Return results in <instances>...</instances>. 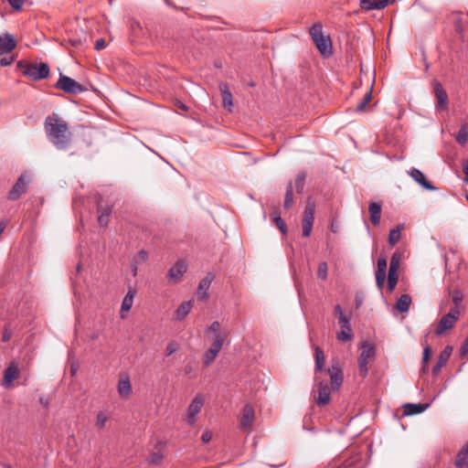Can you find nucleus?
Wrapping results in <instances>:
<instances>
[{"instance_id": "38", "label": "nucleus", "mask_w": 468, "mask_h": 468, "mask_svg": "<svg viewBox=\"0 0 468 468\" xmlns=\"http://www.w3.org/2000/svg\"><path fill=\"white\" fill-rule=\"evenodd\" d=\"M220 90H221V93H222V103H223L224 107H230V106H232L233 105L232 94L228 90L227 86L224 85L223 88L220 89Z\"/></svg>"}, {"instance_id": "23", "label": "nucleus", "mask_w": 468, "mask_h": 468, "mask_svg": "<svg viewBox=\"0 0 468 468\" xmlns=\"http://www.w3.org/2000/svg\"><path fill=\"white\" fill-rule=\"evenodd\" d=\"M370 220L374 226H378L381 218V204L371 202L368 207Z\"/></svg>"}, {"instance_id": "60", "label": "nucleus", "mask_w": 468, "mask_h": 468, "mask_svg": "<svg viewBox=\"0 0 468 468\" xmlns=\"http://www.w3.org/2000/svg\"><path fill=\"white\" fill-rule=\"evenodd\" d=\"M211 437H212L211 433H210V432H208V431H207V432H204V433L202 434V436H201V440H202V441H203L204 443H206V442H208V441L211 440Z\"/></svg>"}, {"instance_id": "50", "label": "nucleus", "mask_w": 468, "mask_h": 468, "mask_svg": "<svg viewBox=\"0 0 468 468\" xmlns=\"http://www.w3.org/2000/svg\"><path fill=\"white\" fill-rule=\"evenodd\" d=\"M179 349L178 344L176 342H170L165 348L166 356H171L177 352Z\"/></svg>"}, {"instance_id": "10", "label": "nucleus", "mask_w": 468, "mask_h": 468, "mask_svg": "<svg viewBox=\"0 0 468 468\" xmlns=\"http://www.w3.org/2000/svg\"><path fill=\"white\" fill-rule=\"evenodd\" d=\"M16 47V42L14 36L5 33L0 35V55H5L12 52Z\"/></svg>"}, {"instance_id": "33", "label": "nucleus", "mask_w": 468, "mask_h": 468, "mask_svg": "<svg viewBox=\"0 0 468 468\" xmlns=\"http://www.w3.org/2000/svg\"><path fill=\"white\" fill-rule=\"evenodd\" d=\"M371 94H372V87L366 92L363 99L357 103L355 111L356 112H361L366 110L367 105L371 101Z\"/></svg>"}, {"instance_id": "9", "label": "nucleus", "mask_w": 468, "mask_h": 468, "mask_svg": "<svg viewBox=\"0 0 468 468\" xmlns=\"http://www.w3.org/2000/svg\"><path fill=\"white\" fill-rule=\"evenodd\" d=\"M29 178L26 175H21L8 193L10 200H17L24 194L28 186Z\"/></svg>"}, {"instance_id": "63", "label": "nucleus", "mask_w": 468, "mask_h": 468, "mask_svg": "<svg viewBox=\"0 0 468 468\" xmlns=\"http://www.w3.org/2000/svg\"><path fill=\"white\" fill-rule=\"evenodd\" d=\"M193 370L194 369L190 365H186L184 369L186 375H190L193 372Z\"/></svg>"}, {"instance_id": "52", "label": "nucleus", "mask_w": 468, "mask_h": 468, "mask_svg": "<svg viewBox=\"0 0 468 468\" xmlns=\"http://www.w3.org/2000/svg\"><path fill=\"white\" fill-rule=\"evenodd\" d=\"M335 315L338 318V322L341 321V318H347L346 314H344L342 308L339 304L335 306Z\"/></svg>"}, {"instance_id": "28", "label": "nucleus", "mask_w": 468, "mask_h": 468, "mask_svg": "<svg viewBox=\"0 0 468 468\" xmlns=\"http://www.w3.org/2000/svg\"><path fill=\"white\" fill-rule=\"evenodd\" d=\"M411 297L408 294H402L397 301L396 307L400 313H406L410 309Z\"/></svg>"}, {"instance_id": "7", "label": "nucleus", "mask_w": 468, "mask_h": 468, "mask_svg": "<svg viewBox=\"0 0 468 468\" xmlns=\"http://www.w3.org/2000/svg\"><path fill=\"white\" fill-rule=\"evenodd\" d=\"M326 371L330 377L332 389L338 390L344 379L343 369L339 362L337 360L333 361Z\"/></svg>"}, {"instance_id": "44", "label": "nucleus", "mask_w": 468, "mask_h": 468, "mask_svg": "<svg viewBox=\"0 0 468 468\" xmlns=\"http://www.w3.org/2000/svg\"><path fill=\"white\" fill-rule=\"evenodd\" d=\"M218 353L210 350L209 348L206 351L203 358V364L205 367L210 366V364L216 359L218 356Z\"/></svg>"}, {"instance_id": "61", "label": "nucleus", "mask_w": 468, "mask_h": 468, "mask_svg": "<svg viewBox=\"0 0 468 468\" xmlns=\"http://www.w3.org/2000/svg\"><path fill=\"white\" fill-rule=\"evenodd\" d=\"M387 270L377 269L375 271V277L386 278Z\"/></svg>"}, {"instance_id": "1", "label": "nucleus", "mask_w": 468, "mask_h": 468, "mask_svg": "<svg viewBox=\"0 0 468 468\" xmlns=\"http://www.w3.org/2000/svg\"><path fill=\"white\" fill-rule=\"evenodd\" d=\"M44 128L48 139L58 150H66L71 142V133L69 131L68 123L52 113L45 119Z\"/></svg>"}, {"instance_id": "36", "label": "nucleus", "mask_w": 468, "mask_h": 468, "mask_svg": "<svg viewBox=\"0 0 468 468\" xmlns=\"http://www.w3.org/2000/svg\"><path fill=\"white\" fill-rule=\"evenodd\" d=\"M427 336H428V334L425 335V338H427ZM431 347H430L429 344L427 343V339H425L424 348H423V356H422V370L424 372H426L428 369V361L431 357Z\"/></svg>"}, {"instance_id": "45", "label": "nucleus", "mask_w": 468, "mask_h": 468, "mask_svg": "<svg viewBox=\"0 0 468 468\" xmlns=\"http://www.w3.org/2000/svg\"><path fill=\"white\" fill-rule=\"evenodd\" d=\"M220 329V324L219 322L218 321H214L210 325L209 327L207 329V332H212L214 333L215 336L218 335H226V336L228 335V333L227 332H220L219 331Z\"/></svg>"}, {"instance_id": "59", "label": "nucleus", "mask_w": 468, "mask_h": 468, "mask_svg": "<svg viewBox=\"0 0 468 468\" xmlns=\"http://www.w3.org/2000/svg\"><path fill=\"white\" fill-rule=\"evenodd\" d=\"M376 284L379 290H382L386 282V278L375 277Z\"/></svg>"}, {"instance_id": "2", "label": "nucleus", "mask_w": 468, "mask_h": 468, "mask_svg": "<svg viewBox=\"0 0 468 468\" xmlns=\"http://www.w3.org/2000/svg\"><path fill=\"white\" fill-rule=\"evenodd\" d=\"M17 68L22 70L24 76L29 78L32 80L47 79L50 72L48 64L45 62H40L37 64L21 60L17 62Z\"/></svg>"}, {"instance_id": "20", "label": "nucleus", "mask_w": 468, "mask_h": 468, "mask_svg": "<svg viewBox=\"0 0 468 468\" xmlns=\"http://www.w3.org/2000/svg\"><path fill=\"white\" fill-rule=\"evenodd\" d=\"M314 42L323 56L328 57L332 54V42L330 37H323Z\"/></svg>"}, {"instance_id": "49", "label": "nucleus", "mask_w": 468, "mask_h": 468, "mask_svg": "<svg viewBox=\"0 0 468 468\" xmlns=\"http://www.w3.org/2000/svg\"><path fill=\"white\" fill-rule=\"evenodd\" d=\"M463 301V294L460 291H453L452 292V302L454 303V308H458L459 309V305L461 304Z\"/></svg>"}, {"instance_id": "57", "label": "nucleus", "mask_w": 468, "mask_h": 468, "mask_svg": "<svg viewBox=\"0 0 468 468\" xmlns=\"http://www.w3.org/2000/svg\"><path fill=\"white\" fill-rule=\"evenodd\" d=\"M463 173L465 175L464 182L466 184H468V159L467 160H463Z\"/></svg>"}, {"instance_id": "35", "label": "nucleus", "mask_w": 468, "mask_h": 468, "mask_svg": "<svg viewBox=\"0 0 468 468\" xmlns=\"http://www.w3.org/2000/svg\"><path fill=\"white\" fill-rule=\"evenodd\" d=\"M226 337H227L226 335H216L214 337V341H213L212 345L210 346L209 349L218 354L223 346Z\"/></svg>"}, {"instance_id": "58", "label": "nucleus", "mask_w": 468, "mask_h": 468, "mask_svg": "<svg viewBox=\"0 0 468 468\" xmlns=\"http://www.w3.org/2000/svg\"><path fill=\"white\" fill-rule=\"evenodd\" d=\"M468 353V335L461 346V354L465 356Z\"/></svg>"}, {"instance_id": "41", "label": "nucleus", "mask_w": 468, "mask_h": 468, "mask_svg": "<svg viewBox=\"0 0 468 468\" xmlns=\"http://www.w3.org/2000/svg\"><path fill=\"white\" fill-rule=\"evenodd\" d=\"M310 35L312 37V39L314 41L320 37H324V34H323V27H322V25L320 24H315L314 25L310 30Z\"/></svg>"}, {"instance_id": "37", "label": "nucleus", "mask_w": 468, "mask_h": 468, "mask_svg": "<svg viewBox=\"0 0 468 468\" xmlns=\"http://www.w3.org/2000/svg\"><path fill=\"white\" fill-rule=\"evenodd\" d=\"M306 173L304 171H300L295 178L294 185L297 193H302L303 191L304 184H305Z\"/></svg>"}, {"instance_id": "34", "label": "nucleus", "mask_w": 468, "mask_h": 468, "mask_svg": "<svg viewBox=\"0 0 468 468\" xmlns=\"http://www.w3.org/2000/svg\"><path fill=\"white\" fill-rule=\"evenodd\" d=\"M293 205V186L292 183L290 182L286 187L285 198H284V207L289 209Z\"/></svg>"}, {"instance_id": "19", "label": "nucleus", "mask_w": 468, "mask_h": 468, "mask_svg": "<svg viewBox=\"0 0 468 468\" xmlns=\"http://www.w3.org/2000/svg\"><path fill=\"white\" fill-rule=\"evenodd\" d=\"M254 417L255 414L253 408L250 405L246 404L242 410V416L240 419V428L242 430L250 428L252 425Z\"/></svg>"}, {"instance_id": "62", "label": "nucleus", "mask_w": 468, "mask_h": 468, "mask_svg": "<svg viewBox=\"0 0 468 468\" xmlns=\"http://www.w3.org/2000/svg\"><path fill=\"white\" fill-rule=\"evenodd\" d=\"M39 402L40 404L44 407V408H48V405H49V399L48 398H45V397H41L39 399Z\"/></svg>"}, {"instance_id": "11", "label": "nucleus", "mask_w": 468, "mask_h": 468, "mask_svg": "<svg viewBox=\"0 0 468 468\" xmlns=\"http://www.w3.org/2000/svg\"><path fill=\"white\" fill-rule=\"evenodd\" d=\"M204 401L200 395L194 398L187 408V419L190 424H194L195 418L198 414L203 407Z\"/></svg>"}, {"instance_id": "5", "label": "nucleus", "mask_w": 468, "mask_h": 468, "mask_svg": "<svg viewBox=\"0 0 468 468\" xmlns=\"http://www.w3.org/2000/svg\"><path fill=\"white\" fill-rule=\"evenodd\" d=\"M460 315V311L458 308H452L450 312L443 315L440 320L438 326L435 330V335L437 336L441 335L446 330L452 329L455 322L458 320Z\"/></svg>"}, {"instance_id": "24", "label": "nucleus", "mask_w": 468, "mask_h": 468, "mask_svg": "<svg viewBox=\"0 0 468 468\" xmlns=\"http://www.w3.org/2000/svg\"><path fill=\"white\" fill-rule=\"evenodd\" d=\"M429 407V404L425 403H407L404 405V415H417L421 412H423L427 408Z\"/></svg>"}, {"instance_id": "18", "label": "nucleus", "mask_w": 468, "mask_h": 468, "mask_svg": "<svg viewBox=\"0 0 468 468\" xmlns=\"http://www.w3.org/2000/svg\"><path fill=\"white\" fill-rule=\"evenodd\" d=\"M318 397L316 398V403L319 406L326 405L330 401V390L328 385L324 381H320L317 385Z\"/></svg>"}, {"instance_id": "15", "label": "nucleus", "mask_w": 468, "mask_h": 468, "mask_svg": "<svg viewBox=\"0 0 468 468\" xmlns=\"http://www.w3.org/2000/svg\"><path fill=\"white\" fill-rule=\"evenodd\" d=\"M411 178L416 181L418 184H420L423 188L427 190H435L436 187L426 179L425 175L417 168H412L409 172Z\"/></svg>"}, {"instance_id": "13", "label": "nucleus", "mask_w": 468, "mask_h": 468, "mask_svg": "<svg viewBox=\"0 0 468 468\" xmlns=\"http://www.w3.org/2000/svg\"><path fill=\"white\" fill-rule=\"evenodd\" d=\"M341 326V331L337 334V339L342 342H347L352 339V327L350 324V318H341V321L338 322Z\"/></svg>"}, {"instance_id": "43", "label": "nucleus", "mask_w": 468, "mask_h": 468, "mask_svg": "<svg viewBox=\"0 0 468 468\" xmlns=\"http://www.w3.org/2000/svg\"><path fill=\"white\" fill-rule=\"evenodd\" d=\"M398 283V272H389L388 273V290L389 292H392L396 288Z\"/></svg>"}, {"instance_id": "25", "label": "nucleus", "mask_w": 468, "mask_h": 468, "mask_svg": "<svg viewBox=\"0 0 468 468\" xmlns=\"http://www.w3.org/2000/svg\"><path fill=\"white\" fill-rule=\"evenodd\" d=\"M97 211L98 222L100 226H107L109 222V217L112 213V208L109 206H99Z\"/></svg>"}, {"instance_id": "55", "label": "nucleus", "mask_w": 468, "mask_h": 468, "mask_svg": "<svg viewBox=\"0 0 468 468\" xmlns=\"http://www.w3.org/2000/svg\"><path fill=\"white\" fill-rule=\"evenodd\" d=\"M11 336H12L11 330L8 329V328H5L4 333H3V335H2V341L3 342H7V341L10 340Z\"/></svg>"}, {"instance_id": "30", "label": "nucleus", "mask_w": 468, "mask_h": 468, "mask_svg": "<svg viewBox=\"0 0 468 468\" xmlns=\"http://www.w3.org/2000/svg\"><path fill=\"white\" fill-rule=\"evenodd\" d=\"M403 226L398 225L395 229H391L388 234V243L395 246L401 238V229Z\"/></svg>"}, {"instance_id": "51", "label": "nucleus", "mask_w": 468, "mask_h": 468, "mask_svg": "<svg viewBox=\"0 0 468 468\" xmlns=\"http://www.w3.org/2000/svg\"><path fill=\"white\" fill-rule=\"evenodd\" d=\"M7 2L16 10H20L24 4V0H7Z\"/></svg>"}, {"instance_id": "14", "label": "nucleus", "mask_w": 468, "mask_h": 468, "mask_svg": "<svg viewBox=\"0 0 468 468\" xmlns=\"http://www.w3.org/2000/svg\"><path fill=\"white\" fill-rule=\"evenodd\" d=\"M19 377V370L17 366L12 362L4 371V380L2 386L9 388L12 386V382Z\"/></svg>"}, {"instance_id": "26", "label": "nucleus", "mask_w": 468, "mask_h": 468, "mask_svg": "<svg viewBox=\"0 0 468 468\" xmlns=\"http://www.w3.org/2000/svg\"><path fill=\"white\" fill-rule=\"evenodd\" d=\"M192 306L191 301L183 302L176 310V319L183 320L190 313Z\"/></svg>"}, {"instance_id": "27", "label": "nucleus", "mask_w": 468, "mask_h": 468, "mask_svg": "<svg viewBox=\"0 0 468 468\" xmlns=\"http://www.w3.org/2000/svg\"><path fill=\"white\" fill-rule=\"evenodd\" d=\"M134 298V293L132 291H129L124 298L122 299V305H121V317L123 319L125 318L124 312H129L133 306Z\"/></svg>"}, {"instance_id": "54", "label": "nucleus", "mask_w": 468, "mask_h": 468, "mask_svg": "<svg viewBox=\"0 0 468 468\" xmlns=\"http://www.w3.org/2000/svg\"><path fill=\"white\" fill-rule=\"evenodd\" d=\"M387 260L385 257L381 256L378 258V269H381V270H387Z\"/></svg>"}, {"instance_id": "46", "label": "nucleus", "mask_w": 468, "mask_h": 468, "mask_svg": "<svg viewBox=\"0 0 468 468\" xmlns=\"http://www.w3.org/2000/svg\"><path fill=\"white\" fill-rule=\"evenodd\" d=\"M148 253L144 250H141L133 259V265L146 261Z\"/></svg>"}, {"instance_id": "8", "label": "nucleus", "mask_w": 468, "mask_h": 468, "mask_svg": "<svg viewBox=\"0 0 468 468\" xmlns=\"http://www.w3.org/2000/svg\"><path fill=\"white\" fill-rule=\"evenodd\" d=\"M433 92L436 98L435 108L439 111L448 110V94L438 80L432 81Z\"/></svg>"}, {"instance_id": "12", "label": "nucleus", "mask_w": 468, "mask_h": 468, "mask_svg": "<svg viewBox=\"0 0 468 468\" xmlns=\"http://www.w3.org/2000/svg\"><path fill=\"white\" fill-rule=\"evenodd\" d=\"M186 270H187V266L184 261H176V264L172 268H170V270L168 271V277H169L171 282H173V283L178 282L181 280L184 273L186 271Z\"/></svg>"}, {"instance_id": "31", "label": "nucleus", "mask_w": 468, "mask_h": 468, "mask_svg": "<svg viewBox=\"0 0 468 468\" xmlns=\"http://www.w3.org/2000/svg\"><path fill=\"white\" fill-rule=\"evenodd\" d=\"M118 391L122 397H128L131 394L132 387L128 378L120 380L118 384Z\"/></svg>"}, {"instance_id": "17", "label": "nucleus", "mask_w": 468, "mask_h": 468, "mask_svg": "<svg viewBox=\"0 0 468 468\" xmlns=\"http://www.w3.org/2000/svg\"><path fill=\"white\" fill-rule=\"evenodd\" d=\"M452 351V347L450 346H447L441 352L436 365L432 367L433 375H438L440 373L441 367H443L447 364V362L451 356Z\"/></svg>"}, {"instance_id": "16", "label": "nucleus", "mask_w": 468, "mask_h": 468, "mask_svg": "<svg viewBox=\"0 0 468 468\" xmlns=\"http://www.w3.org/2000/svg\"><path fill=\"white\" fill-rule=\"evenodd\" d=\"M213 276L211 273H208L205 278H203L197 291V296L200 301H204L207 299V290L209 289L211 282L213 281Z\"/></svg>"}, {"instance_id": "42", "label": "nucleus", "mask_w": 468, "mask_h": 468, "mask_svg": "<svg viewBox=\"0 0 468 468\" xmlns=\"http://www.w3.org/2000/svg\"><path fill=\"white\" fill-rule=\"evenodd\" d=\"M468 140V133H467V127L466 125H463L457 135H456V141L462 145H464L467 143Z\"/></svg>"}, {"instance_id": "21", "label": "nucleus", "mask_w": 468, "mask_h": 468, "mask_svg": "<svg viewBox=\"0 0 468 468\" xmlns=\"http://www.w3.org/2000/svg\"><path fill=\"white\" fill-rule=\"evenodd\" d=\"M454 465L456 468H468V441L458 452Z\"/></svg>"}, {"instance_id": "3", "label": "nucleus", "mask_w": 468, "mask_h": 468, "mask_svg": "<svg viewBox=\"0 0 468 468\" xmlns=\"http://www.w3.org/2000/svg\"><path fill=\"white\" fill-rule=\"evenodd\" d=\"M360 355L358 356V369L359 375L366 378L368 373V364L371 362L376 355V348L373 344L368 341H364L360 346Z\"/></svg>"}, {"instance_id": "48", "label": "nucleus", "mask_w": 468, "mask_h": 468, "mask_svg": "<svg viewBox=\"0 0 468 468\" xmlns=\"http://www.w3.org/2000/svg\"><path fill=\"white\" fill-rule=\"evenodd\" d=\"M108 418L103 412H99L97 415V420H96V426L99 429H102L105 426V423L107 422Z\"/></svg>"}, {"instance_id": "39", "label": "nucleus", "mask_w": 468, "mask_h": 468, "mask_svg": "<svg viewBox=\"0 0 468 468\" xmlns=\"http://www.w3.org/2000/svg\"><path fill=\"white\" fill-rule=\"evenodd\" d=\"M328 274V266L325 261L319 263L318 269L316 271V276L319 280L325 281L327 279Z\"/></svg>"}, {"instance_id": "22", "label": "nucleus", "mask_w": 468, "mask_h": 468, "mask_svg": "<svg viewBox=\"0 0 468 468\" xmlns=\"http://www.w3.org/2000/svg\"><path fill=\"white\" fill-rule=\"evenodd\" d=\"M387 6V2L380 0H360V7L362 10H380Z\"/></svg>"}, {"instance_id": "40", "label": "nucleus", "mask_w": 468, "mask_h": 468, "mask_svg": "<svg viewBox=\"0 0 468 468\" xmlns=\"http://www.w3.org/2000/svg\"><path fill=\"white\" fill-rule=\"evenodd\" d=\"M273 221L277 228L281 230L282 234L287 233V226L284 220L281 218L280 214L278 212H274L273 214Z\"/></svg>"}, {"instance_id": "47", "label": "nucleus", "mask_w": 468, "mask_h": 468, "mask_svg": "<svg viewBox=\"0 0 468 468\" xmlns=\"http://www.w3.org/2000/svg\"><path fill=\"white\" fill-rule=\"evenodd\" d=\"M163 460V454L160 452L151 453L148 461L153 464H159Z\"/></svg>"}, {"instance_id": "6", "label": "nucleus", "mask_w": 468, "mask_h": 468, "mask_svg": "<svg viewBox=\"0 0 468 468\" xmlns=\"http://www.w3.org/2000/svg\"><path fill=\"white\" fill-rule=\"evenodd\" d=\"M314 203L308 199L302 219L303 236L307 238L311 235L314 219Z\"/></svg>"}, {"instance_id": "56", "label": "nucleus", "mask_w": 468, "mask_h": 468, "mask_svg": "<svg viewBox=\"0 0 468 468\" xmlns=\"http://www.w3.org/2000/svg\"><path fill=\"white\" fill-rule=\"evenodd\" d=\"M105 48V40L103 38H100L96 40L94 48L96 50H101Z\"/></svg>"}, {"instance_id": "32", "label": "nucleus", "mask_w": 468, "mask_h": 468, "mask_svg": "<svg viewBox=\"0 0 468 468\" xmlns=\"http://www.w3.org/2000/svg\"><path fill=\"white\" fill-rule=\"evenodd\" d=\"M401 254L399 251H395L390 259L389 262V272H398L400 265Z\"/></svg>"}, {"instance_id": "4", "label": "nucleus", "mask_w": 468, "mask_h": 468, "mask_svg": "<svg viewBox=\"0 0 468 468\" xmlns=\"http://www.w3.org/2000/svg\"><path fill=\"white\" fill-rule=\"evenodd\" d=\"M54 86L56 89L74 95L82 93L87 90V89L84 88L80 83L62 73L59 74V78Z\"/></svg>"}, {"instance_id": "64", "label": "nucleus", "mask_w": 468, "mask_h": 468, "mask_svg": "<svg viewBox=\"0 0 468 468\" xmlns=\"http://www.w3.org/2000/svg\"><path fill=\"white\" fill-rule=\"evenodd\" d=\"M1 468H12L9 464H4Z\"/></svg>"}, {"instance_id": "29", "label": "nucleus", "mask_w": 468, "mask_h": 468, "mask_svg": "<svg viewBox=\"0 0 468 468\" xmlns=\"http://www.w3.org/2000/svg\"><path fill=\"white\" fill-rule=\"evenodd\" d=\"M324 351L319 347H315V374L324 370Z\"/></svg>"}, {"instance_id": "53", "label": "nucleus", "mask_w": 468, "mask_h": 468, "mask_svg": "<svg viewBox=\"0 0 468 468\" xmlns=\"http://www.w3.org/2000/svg\"><path fill=\"white\" fill-rule=\"evenodd\" d=\"M14 58L13 57H5L0 59V66L1 67H6L13 63Z\"/></svg>"}]
</instances>
